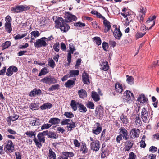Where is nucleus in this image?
Returning a JSON list of instances; mask_svg holds the SVG:
<instances>
[{
	"mask_svg": "<svg viewBox=\"0 0 159 159\" xmlns=\"http://www.w3.org/2000/svg\"><path fill=\"white\" fill-rule=\"evenodd\" d=\"M115 89L116 92L121 93L123 91V88L122 85L116 83L115 84Z\"/></svg>",
	"mask_w": 159,
	"mask_h": 159,
	"instance_id": "25",
	"label": "nucleus"
},
{
	"mask_svg": "<svg viewBox=\"0 0 159 159\" xmlns=\"http://www.w3.org/2000/svg\"><path fill=\"white\" fill-rule=\"evenodd\" d=\"M5 28L6 30L9 33H10L12 30L11 24L5 23Z\"/></svg>",
	"mask_w": 159,
	"mask_h": 159,
	"instance_id": "30",
	"label": "nucleus"
},
{
	"mask_svg": "<svg viewBox=\"0 0 159 159\" xmlns=\"http://www.w3.org/2000/svg\"><path fill=\"white\" fill-rule=\"evenodd\" d=\"M156 17L155 15L151 17H150L148 18V20L146 21V23L150 25L151 24H150V23H152V22H153V21H155V20H154L156 18Z\"/></svg>",
	"mask_w": 159,
	"mask_h": 159,
	"instance_id": "43",
	"label": "nucleus"
},
{
	"mask_svg": "<svg viewBox=\"0 0 159 159\" xmlns=\"http://www.w3.org/2000/svg\"><path fill=\"white\" fill-rule=\"evenodd\" d=\"M78 106V102L74 100H72L71 102L70 106L74 111H76L77 109V106Z\"/></svg>",
	"mask_w": 159,
	"mask_h": 159,
	"instance_id": "31",
	"label": "nucleus"
},
{
	"mask_svg": "<svg viewBox=\"0 0 159 159\" xmlns=\"http://www.w3.org/2000/svg\"><path fill=\"white\" fill-rule=\"evenodd\" d=\"M47 45V44L46 41L44 40H42L41 39L37 40L36 42L34 43L35 47L37 48L42 47H46Z\"/></svg>",
	"mask_w": 159,
	"mask_h": 159,
	"instance_id": "5",
	"label": "nucleus"
},
{
	"mask_svg": "<svg viewBox=\"0 0 159 159\" xmlns=\"http://www.w3.org/2000/svg\"><path fill=\"white\" fill-rule=\"evenodd\" d=\"M103 24L105 27L104 32L106 33L109 31L111 27L110 22L108 20L105 21H103Z\"/></svg>",
	"mask_w": 159,
	"mask_h": 159,
	"instance_id": "19",
	"label": "nucleus"
},
{
	"mask_svg": "<svg viewBox=\"0 0 159 159\" xmlns=\"http://www.w3.org/2000/svg\"><path fill=\"white\" fill-rule=\"evenodd\" d=\"M103 107L100 105L98 106L96 108L95 111V113L98 115L99 113V115L100 117L103 116L104 113Z\"/></svg>",
	"mask_w": 159,
	"mask_h": 159,
	"instance_id": "18",
	"label": "nucleus"
},
{
	"mask_svg": "<svg viewBox=\"0 0 159 159\" xmlns=\"http://www.w3.org/2000/svg\"><path fill=\"white\" fill-rule=\"evenodd\" d=\"M82 60L81 58H78L76 61V63L75 66V69H78V67L81 65Z\"/></svg>",
	"mask_w": 159,
	"mask_h": 159,
	"instance_id": "60",
	"label": "nucleus"
},
{
	"mask_svg": "<svg viewBox=\"0 0 159 159\" xmlns=\"http://www.w3.org/2000/svg\"><path fill=\"white\" fill-rule=\"evenodd\" d=\"M31 34L34 37H37L39 36L40 34L39 32L37 30L31 32Z\"/></svg>",
	"mask_w": 159,
	"mask_h": 159,
	"instance_id": "49",
	"label": "nucleus"
},
{
	"mask_svg": "<svg viewBox=\"0 0 159 159\" xmlns=\"http://www.w3.org/2000/svg\"><path fill=\"white\" fill-rule=\"evenodd\" d=\"M113 26H115V29L113 32V35L116 39L120 40L122 35V33L119 28L117 29L116 25H113Z\"/></svg>",
	"mask_w": 159,
	"mask_h": 159,
	"instance_id": "11",
	"label": "nucleus"
},
{
	"mask_svg": "<svg viewBox=\"0 0 159 159\" xmlns=\"http://www.w3.org/2000/svg\"><path fill=\"white\" fill-rule=\"evenodd\" d=\"M52 107V104L49 103H46L43 104L41 105L40 107L41 109L42 110H45L46 109H50Z\"/></svg>",
	"mask_w": 159,
	"mask_h": 159,
	"instance_id": "27",
	"label": "nucleus"
},
{
	"mask_svg": "<svg viewBox=\"0 0 159 159\" xmlns=\"http://www.w3.org/2000/svg\"><path fill=\"white\" fill-rule=\"evenodd\" d=\"M37 137L40 142H42L43 143H45V137L39 133L38 134Z\"/></svg>",
	"mask_w": 159,
	"mask_h": 159,
	"instance_id": "44",
	"label": "nucleus"
},
{
	"mask_svg": "<svg viewBox=\"0 0 159 159\" xmlns=\"http://www.w3.org/2000/svg\"><path fill=\"white\" fill-rule=\"evenodd\" d=\"M93 39L97 45L99 46L101 44V40L99 37H95L93 38Z\"/></svg>",
	"mask_w": 159,
	"mask_h": 159,
	"instance_id": "42",
	"label": "nucleus"
},
{
	"mask_svg": "<svg viewBox=\"0 0 159 159\" xmlns=\"http://www.w3.org/2000/svg\"><path fill=\"white\" fill-rule=\"evenodd\" d=\"M64 115L65 116L66 118H71L74 116V114L71 112H66L64 113Z\"/></svg>",
	"mask_w": 159,
	"mask_h": 159,
	"instance_id": "45",
	"label": "nucleus"
},
{
	"mask_svg": "<svg viewBox=\"0 0 159 159\" xmlns=\"http://www.w3.org/2000/svg\"><path fill=\"white\" fill-rule=\"evenodd\" d=\"M5 20L6 22L5 23L11 24V21L12 20V19L9 15H7L5 17Z\"/></svg>",
	"mask_w": 159,
	"mask_h": 159,
	"instance_id": "59",
	"label": "nucleus"
},
{
	"mask_svg": "<svg viewBox=\"0 0 159 159\" xmlns=\"http://www.w3.org/2000/svg\"><path fill=\"white\" fill-rule=\"evenodd\" d=\"M126 145L124 148V149L125 150V152L129 151L132 148L134 143L133 141L131 140L126 141Z\"/></svg>",
	"mask_w": 159,
	"mask_h": 159,
	"instance_id": "17",
	"label": "nucleus"
},
{
	"mask_svg": "<svg viewBox=\"0 0 159 159\" xmlns=\"http://www.w3.org/2000/svg\"><path fill=\"white\" fill-rule=\"evenodd\" d=\"M49 133L48 135V137L49 138L56 139L58 137V136L57 134L54 132H52L50 131H49Z\"/></svg>",
	"mask_w": 159,
	"mask_h": 159,
	"instance_id": "41",
	"label": "nucleus"
},
{
	"mask_svg": "<svg viewBox=\"0 0 159 159\" xmlns=\"http://www.w3.org/2000/svg\"><path fill=\"white\" fill-rule=\"evenodd\" d=\"M68 74L69 76V77H74L75 76H78L79 75V71L77 70H71Z\"/></svg>",
	"mask_w": 159,
	"mask_h": 159,
	"instance_id": "24",
	"label": "nucleus"
},
{
	"mask_svg": "<svg viewBox=\"0 0 159 159\" xmlns=\"http://www.w3.org/2000/svg\"><path fill=\"white\" fill-rule=\"evenodd\" d=\"M141 116L142 121L146 123L148 116V112L145 108H143L142 110Z\"/></svg>",
	"mask_w": 159,
	"mask_h": 159,
	"instance_id": "9",
	"label": "nucleus"
},
{
	"mask_svg": "<svg viewBox=\"0 0 159 159\" xmlns=\"http://www.w3.org/2000/svg\"><path fill=\"white\" fill-rule=\"evenodd\" d=\"M146 34V32L142 33L140 32H137L135 36L137 39L139 38H141L144 36Z\"/></svg>",
	"mask_w": 159,
	"mask_h": 159,
	"instance_id": "56",
	"label": "nucleus"
},
{
	"mask_svg": "<svg viewBox=\"0 0 159 159\" xmlns=\"http://www.w3.org/2000/svg\"><path fill=\"white\" fill-rule=\"evenodd\" d=\"M109 69L108 63L107 61L103 62L101 65L100 69L101 70L107 71Z\"/></svg>",
	"mask_w": 159,
	"mask_h": 159,
	"instance_id": "28",
	"label": "nucleus"
},
{
	"mask_svg": "<svg viewBox=\"0 0 159 159\" xmlns=\"http://www.w3.org/2000/svg\"><path fill=\"white\" fill-rule=\"evenodd\" d=\"M11 120L12 121H15L18 119L19 117V115L16 114H13L11 116Z\"/></svg>",
	"mask_w": 159,
	"mask_h": 159,
	"instance_id": "63",
	"label": "nucleus"
},
{
	"mask_svg": "<svg viewBox=\"0 0 159 159\" xmlns=\"http://www.w3.org/2000/svg\"><path fill=\"white\" fill-rule=\"evenodd\" d=\"M145 16L144 14H140V16L138 17V20L141 23L143 21Z\"/></svg>",
	"mask_w": 159,
	"mask_h": 159,
	"instance_id": "62",
	"label": "nucleus"
},
{
	"mask_svg": "<svg viewBox=\"0 0 159 159\" xmlns=\"http://www.w3.org/2000/svg\"><path fill=\"white\" fill-rule=\"evenodd\" d=\"M120 134L122 136L125 140H126L129 137L127 130L123 127H121L119 129Z\"/></svg>",
	"mask_w": 159,
	"mask_h": 159,
	"instance_id": "7",
	"label": "nucleus"
},
{
	"mask_svg": "<svg viewBox=\"0 0 159 159\" xmlns=\"http://www.w3.org/2000/svg\"><path fill=\"white\" fill-rule=\"evenodd\" d=\"M157 150V148L153 146H151L149 149V151L152 153L156 152Z\"/></svg>",
	"mask_w": 159,
	"mask_h": 159,
	"instance_id": "58",
	"label": "nucleus"
},
{
	"mask_svg": "<svg viewBox=\"0 0 159 159\" xmlns=\"http://www.w3.org/2000/svg\"><path fill=\"white\" fill-rule=\"evenodd\" d=\"M91 97L93 100L95 102H98L100 100V97L98 94L95 91H92Z\"/></svg>",
	"mask_w": 159,
	"mask_h": 159,
	"instance_id": "23",
	"label": "nucleus"
},
{
	"mask_svg": "<svg viewBox=\"0 0 159 159\" xmlns=\"http://www.w3.org/2000/svg\"><path fill=\"white\" fill-rule=\"evenodd\" d=\"M65 18L64 20L62 17H58L55 21V27L57 28H60L62 31L66 32L70 29V27L66 22H70L76 21L77 17L69 12H66L64 16Z\"/></svg>",
	"mask_w": 159,
	"mask_h": 159,
	"instance_id": "1",
	"label": "nucleus"
},
{
	"mask_svg": "<svg viewBox=\"0 0 159 159\" xmlns=\"http://www.w3.org/2000/svg\"><path fill=\"white\" fill-rule=\"evenodd\" d=\"M97 128L96 129H93L92 132L94 134L96 135H98L99 134L102 130V127L101 124L97 122L95 124Z\"/></svg>",
	"mask_w": 159,
	"mask_h": 159,
	"instance_id": "14",
	"label": "nucleus"
},
{
	"mask_svg": "<svg viewBox=\"0 0 159 159\" xmlns=\"http://www.w3.org/2000/svg\"><path fill=\"white\" fill-rule=\"evenodd\" d=\"M137 100L139 102L143 105H146L147 102L148 101V98L146 97L144 94L139 95L138 98Z\"/></svg>",
	"mask_w": 159,
	"mask_h": 159,
	"instance_id": "10",
	"label": "nucleus"
},
{
	"mask_svg": "<svg viewBox=\"0 0 159 159\" xmlns=\"http://www.w3.org/2000/svg\"><path fill=\"white\" fill-rule=\"evenodd\" d=\"M120 119L121 120V122L124 124H127L128 123L129 120L127 116L122 114L120 116Z\"/></svg>",
	"mask_w": 159,
	"mask_h": 159,
	"instance_id": "26",
	"label": "nucleus"
},
{
	"mask_svg": "<svg viewBox=\"0 0 159 159\" xmlns=\"http://www.w3.org/2000/svg\"><path fill=\"white\" fill-rule=\"evenodd\" d=\"M25 134L28 137L31 138L34 136V138H36V133L35 131H28L25 133Z\"/></svg>",
	"mask_w": 159,
	"mask_h": 159,
	"instance_id": "34",
	"label": "nucleus"
},
{
	"mask_svg": "<svg viewBox=\"0 0 159 159\" xmlns=\"http://www.w3.org/2000/svg\"><path fill=\"white\" fill-rule=\"evenodd\" d=\"M40 81L46 84H54L57 82V80L53 76L48 75L41 79Z\"/></svg>",
	"mask_w": 159,
	"mask_h": 159,
	"instance_id": "4",
	"label": "nucleus"
},
{
	"mask_svg": "<svg viewBox=\"0 0 159 159\" xmlns=\"http://www.w3.org/2000/svg\"><path fill=\"white\" fill-rule=\"evenodd\" d=\"M52 126V124H46L42 126L41 127V130H43L45 129H48Z\"/></svg>",
	"mask_w": 159,
	"mask_h": 159,
	"instance_id": "48",
	"label": "nucleus"
},
{
	"mask_svg": "<svg viewBox=\"0 0 159 159\" xmlns=\"http://www.w3.org/2000/svg\"><path fill=\"white\" fill-rule=\"evenodd\" d=\"M85 24L84 23H83L80 21L75 23L74 24V26L76 27L82 28L85 26Z\"/></svg>",
	"mask_w": 159,
	"mask_h": 159,
	"instance_id": "40",
	"label": "nucleus"
},
{
	"mask_svg": "<svg viewBox=\"0 0 159 159\" xmlns=\"http://www.w3.org/2000/svg\"><path fill=\"white\" fill-rule=\"evenodd\" d=\"M12 66H10L7 69L6 75L8 76H11L13 74L12 70H11V68Z\"/></svg>",
	"mask_w": 159,
	"mask_h": 159,
	"instance_id": "53",
	"label": "nucleus"
},
{
	"mask_svg": "<svg viewBox=\"0 0 159 159\" xmlns=\"http://www.w3.org/2000/svg\"><path fill=\"white\" fill-rule=\"evenodd\" d=\"M134 96L130 91L126 90L124 93V96L123 97V101L125 103L130 104L133 102L134 99Z\"/></svg>",
	"mask_w": 159,
	"mask_h": 159,
	"instance_id": "2",
	"label": "nucleus"
},
{
	"mask_svg": "<svg viewBox=\"0 0 159 159\" xmlns=\"http://www.w3.org/2000/svg\"><path fill=\"white\" fill-rule=\"evenodd\" d=\"M11 43L10 41H7L5 42L2 45V49L4 50L8 48L11 45Z\"/></svg>",
	"mask_w": 159,
	"mask_h": 159,
	"instance_id": "38",
	"label": "nucleus"
},
{
	"mask_svg": "<svg viewBox=\"0 0 159 159\" xmlns=\"http://www.w3.org/2000/svg\"><path fill=\"white\" fill-rule=\"evenodd\" d=\"M69 48L70 49V51H69L68 53H70V54H73L74 51L76 50L74 46L73 45L70 44Z\"/></svg>",
	"mask_w": 159,
	"mask_h": 159,
	"instance_id": "57",
	"label": "nucleus"
},
{
	"mask_svg": "<svg viewBox=\"0 0 159 159\" xmlns=\"http://www.w3.org/2000/svg\"><path fill=\"white\" fill-rule=\"evenodd\" d=\"M49 159H55L56 158V154L55 152L51 149L49 150Z\"/></svg>",
	"mask_w": 159,
	"mask_h": 159,
	"instance_id": "37",
	"label": "nucleus"
},
{
	"mask_svg": "<svg viewBox=\"0 0 159 159\" xmlns=\"http://www.w3.org/2000/svg\"><path fill=\"white\" fill-rule=\"evenodd\" d=\"M27 35V33H25L23 34H22L21 35L19 34H18L16 35L15 37H14V39L15 40H17L18 39H20L23 38L26 36Z\"/></svg>",
	"mask_w": 159,
	"mask_h": 159,
	"instance_id": "51",
	"label": "nucleus"
},
{
	"mask_svg": "<svg viewBox=\"0 0 159 159\" xmlns=\"http://www.w3.org/2000/svg\"><path fill=\"white\" fill-rule=\"evenodd\" d=\"M136 156L133 152H131L129 155L128 159H136Z\"/></svg>",
	"mask_w": 159,
	"mask_h": 159,
	"instance_id": "61",
	"label": "nucleus"
},
{
	"mask_svg": "<svg viewBox=\"0 0 159 159\" xmlns=\"http://www.w3.org/2000/svg\"><path fill=\"white\" fill-rule=\"evenodd\" d=\"M69 121L70 120H69V119H63L62 120L61 122V124L62 125H68L69 123H68L67 121Z\"/></svg>",
	"mask_w": 159,
	"mask_h": 159,
	"instance_id": "64",
	"label": "nucleus"
},
{
	"mask_svg": "<svg viewBox=\"0 0 159 159\" xmlns=\"http://www.w3.org/2000/svg\"><path fill=\"white\" fill-rule=\"evenodd\" d=\"M39 120V119L37 118H34L33 119L31 120L30 124L32 126H39L40 125Z\"/></svg>",
	"mask_w": 159,
	"mask_h": 159,
	"instance_id": "22",
	"label": "nucleus"
},
{
	"mask_svg": "<svg viewBox=\"0 0 159 159\" xmlns=\"http://www.w3.org/2000/svg\"><path fill=\"white\" fill-rule=\"evenodd\" d=\"M29 107L31 109L35 110L38 109L39 106L35 103H31L29 106Z\"/></svg>",
	"mask_w": 159,
	"mask_h": 159,
	"instance_id": "46",
	"label": "nucleus"
},
{
	"mask_svg": "<svg viewBox=\"0 0 159 159\" xmlns=\"http://www.w3.org/2000/svg\"><path fill=\"white\" fill-rule=\"evenodd\" d=\"M48 72L47 68L44 67L41 70L40 72L38 74V76H41L42 75H45L48 73Z\"/></svg>",
	"mask_w": 159,
	"mask_h": 159,
	"instance_id": "32",
	"label": "nucleus"
},
{
	"mask_svg": "<svg viewBox=\"0 0 159 159\" xmlns=\"http://www.w3.org/2000/svg\"><path fill=\"white\" fill-rule=\"evenodd\" d=\"M30 7L26 5H17L14 7H12L11 9L15 13H17L22 12L24 11H26L30 9Z\"/></svg>",
	"mask_w": 159,
	"mask_h": 159,
	"instance_id": "3",
	"label": "nucleus"
},
{
	"mask_svg": "<svg viewBox=\"0 0 159 159\" xmlns=\"http://www.w3.org/2000/svg\"><path fill=\"white\" fill-rule=\"evenodd\" d=\"M140 130L137 128H133L131 130L130 134L132 138H135L139 137Z\"/></svg>",
	"mask_w": 159,
	"mask_h": 159,
	"instance_id": "12",
	"label": "nucleus"
},
{
	"mask_svg": "<svg viewBox=\"0 0 159 159\" xmlns=\"http://www.w3.org/2000/svg\"><path fill=\"white\" fill-rule=\"evenodd\" d=\"M78 107H79V111L81 112L85 113L87 111L86 107L82 104L78 102Z\"/></svg>",
	"mask_w": 159,
	"mask_h": 159,
	"instance_id": "29",
	"label": "nucleus"
},
{
	"mask_svg": "<svg viewBox=\"0 0 159 159\" xmlns=\"http://www.w3.org/2000/svg\"><path fill=\"white\" fill-rule=\"evenodd\" d=\"M60 89V85L58 84L52 85L49 87L48 90L49 91H53L55 90H58Z\"/></svg>",
	"mask_w": 159,
	"mask_h": 159,
	"instance_id": "33",
	"label": "nucleus"
},
{
	"mask_svg": "<svg viewBox=\"0 0 159 159\" xmlns=\"http://www.w3.org/2000/svg\"><path fill=\"white\" fill-rule=\"evenodd\" d=\"M71 54H70V53L68 52L67 58V60L68 62V63L67 64V66H69L70 65V63L71 62Z\"/></svg>",
	"mask_w": 159,
	"mask_h": 159,
	"instance_id": "55",
	"label": "nucleus"
},
{
	"mask_svg": "<svg viewBox=\"0 0 159 159\" xmlns=\"http://www.w3.org/2000/svg\"><path fill=\"white\" fill-rule=\"evenodd\" d=\"M76 80L75 78H74L68 80L65 83V86L67 88H70L71 86H74L75 84Z\"/></svg>",
	"mask_w": 159,
	"mask_h": 159,
	"instance_id": "15",
	"label": "nucleus"
},
{
	"mask_svg": "<svg viewBox=\"0 0 159 159\" xmlns=\"http://www.w3.org/2000/svg\"><path fill=\"white\" fill-rule=\"evenodd\" d=\"M60 119L57 118H52L50 119L48 121L49 123L52 124V125L59 124L60 121Z\"/></svg>",
	"mask_w": 159,
	"mask_h": 159,
	"instance_id": "21",
	"label": "nucleus"
},
{
	"mask_svg": "<svg viewBox=\"0 0 159 159\" xmlns=\"http://www.w3.org/2000/svg\"><path fill=\"white\" fill-rule=\"evenodd\" d=\"M102 47L103 49L106 51H107V49L109 47L108 44L106 42H103L102 43Z\"/></svg>",
	"mask_w": 159,
	"mask_h": 159,
	"instance_id": "50",
	"label": "nucleus"
},
{
	"mask_svg": "<svg viewBox=\"0 0 159 159\" xmlns=\"http://www.w3.org/2000/svg\"><path fill=\"white\" fill-rule=\"evenodd\" d=\"M78 94L80 98L84 99L87 97V92L84 89H82L78 91Z\"/></svg>",
	"mask_w": 159,
	"mask_h": 159,
	"instance_id": "20",
	"label": "nucleus"
},
{
	"mask_svg": "<svg viewBox=\"0 0 159 159\" xmlns=\"http://www.w3.org/2000/svg\"><path fill=\"white\" fill-rule=\"evenodd\" d=\"M90 147L91 149L95 151H98L100 147V143L98 140H95V141L91 142Z\"/></svg>",
	"mask_w": 159,
	"mask_h": 159,
	"instance_id": "6",
	"label": "nucleus"
},
{
	"mask_svg": "<svg viewBox=\"0 0 159 159\" xmlns=\"http://www.w3.org/2000/svg\"><path fill=\"white\" fill-rule=\"evenodd\" d=\"M48 63L49 66L52 68H54L56 66L55 62L52 59L49 61Z\"/></svg>",
	"mask_w": 159,
	"mask_h": 159,
	"instance_id": "52",
	"label": "nucleus"
},
{
	"mask_svg": "<svg viewBox=\"0 0 159 159\" xmlns=\"http://www.w3.org/2000/svg\"><path fill=\"white\" fill-rule=\"evenodd\" d=\"M42 91L40 89L35 88L30 93L29 96L31 97H34L36 95H40Z\"/></svg>",
	"mask_w": 159,
	"mask_h": 159,
	"instance_id": "16",
	"label": "nucleus"
},
{
	"mask_svg": "<svg viewBox=\"0 0 159 159\" xmlns=\"http://www.w3.org/2000/svg\"><path fill=\"white\" fill-rule=\"evenodd\" d=\"M59 42H56L53 45V48L54 50L57 52H58L59 51V49L58 48L59 47Z\"/></svg>",
	"mask_w": 159,
	"mask_h": 159,
	"instance_id": "54",
	"label": "nucleus"
},
{
	"mask_svg": "<svg viewBox=\"0 0 159 159\" xmlns=\"http://www.w3.org/2000/svg\"><path fill=\"white\" fill-rule=\"evenodd\" d=\"M36 145L39 148H40L42 146L41 143L42 142L38 141L37 139L36 138H34L33 139Z\"/></svg>",
	"mask_w": 159,
	"mask_h": 159,
	"instance_id": "36",
	"label": "nucleus"
},
{
	"mask_svg": "<svg viewBox=\"0 0 159 159\" xmlns=\"http://www.w3.org/2000/svg\"><path fill=\"white\" fill-rule=\"evenodd\" d=\"M82 81L84 84H89L90 82L89 78V75L85 71L84 72L82 75Z\"/></svg>",
	"mask_w": 159,
	"mask_h": 159,
	"instance_id": "13",
	"label": "nucleus"
},
{
	"mask_svg": "<svg viewBox=\"0 0 159 159\" xmlns=\"http://www.w3.org/2000/svg\"><path fill=\"white\" fill-rule=\"evenodd\" d=\"M126 77H127L126 81L127 82L130 84H132L134 83V79L132 76H129L128 75H127Z\"/></svg>",
	"mask_w": 159,
	"mask_h": 159,
	"instance_id": "35",
	"label": "nucleus"
},
{
	"mask_svg": "<svg viewBox=\"0 0 159 159\" xmlns=\"http://www.w3.org/2000/svg\"><path fill=\"white\" fill-rule=\"evenodd\" d=\"M5 148L10 152H11L14 150V146L11 140H8L7 143L4 147V149Z\"/></svg>",
	"mask_w": 159,
	"mask_h": 159,
	"instance_id": "8",
	"label": "nucleus"
},
{
	"mask_svg": "<svg viewBox=\"0 0 159 159\" xmlns=\"http://www.w3.org/2000/svg\"><path fill=\"white\" fill-rule=\"evenodd\" d=\"M80 151H82V153L84 154H85L88 152V149L86 147L85 143H82V146L81 147Z\"/></svg>",
	"mask_w": 159,
	"mask_h": 159,
	"instance_id": "39",
	"label": "nucleus"
},
{
	"mask_svg": "<svg viewBox=\"0 0 159 159\" xmlns=\"http://www.w3.org/2000/svg\"><path fill=\"white\" fill-rule=\"evenodd\" d=\"M87 107L89 109H94V108L95 105L92 102L89 101L87 104Z\"/></svg>",
	"mask_w": 159,
	"mask_h": 159,
	"instance_id": "47",
	"label": "nucleus"
}]
</instances>
